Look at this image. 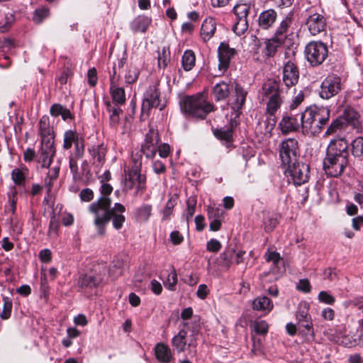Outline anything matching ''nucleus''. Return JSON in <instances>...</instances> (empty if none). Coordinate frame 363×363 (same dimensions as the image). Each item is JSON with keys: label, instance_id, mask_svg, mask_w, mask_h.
Masks as SVG:
<instances>
[{"label": "nucleus", "instance_id": "6e6552de", "mask_svg": "<svg viewBox=\"0 0 363 363\" xmlns=\"http://www.w3.org/2000/svg\"><path fill=\"white\" fill-rule=\"evenodd\" d=\"M341 90V79L336 74H330L322 82L320 96L324 99H329Z\"/></svg>", "mask_w": 363, "mask_h": 363}, {"label": "nucleus", "instance_id": "cd10ccee", "mask_svg": "<svg viewBox=\"0 0 363 363\" xmlns=\"http://www.w3.org/2000/svg\"><path fill=\"white\" fill-rule=\"evenodd\" d=\"M236 125H237V122H236L235 119V118H234V120L231 119L229 126L216 130L214 131V135L216 138H218L220 140H224L227 142H229L231 140V139L233 138V128Z\"/></svg>", "mask_w": 363, "mask_h": 363}, {"label": "nucleus", "instance_id": "ddd939ff", "mask_svg": "<svg viewBox=\"0 0 363 363\" xmlns=\"http://www.w3.org/2000/svg\"><path fill=\"white\" fill-rule=\"evenodd\" d=\"M218 69L221 72H225L229 67L231 59L236 54L234 48L229 47V45L225 42H222L218 49Z\"/></svg>", "mask_w": 363, "mask_h": 363}, {"label": "nucleus", "instance_id": "2f4dec72", "mask_svg": "<svg viewBox=\"0 0 363 363\" xmlns=\"http://www.w3.org/2000/svg\"><path fill=\"white\" fill-rule=\"evenodd\" d=\"M112 99L115 104L121 105L125 101V91L123 88L118 87L117 84H111L110 87Z\"/></svg>", "mask_w": 363, "mask_h": 363}, {"label": "nucleus", "instance_id": "052dcab7", "mask_svg": "<svg viewBox=\"0 0 363 363\" xmlns=\"http://www.w3.org/2000/svg\"><path fill=\"white\" fill-rule=\"evenodd\" d=\"M48 10L45 8L37 9L33 16V21L36 23H41L42 21L48 16Z\"/></svg>", "mask_w": 363, "mask_h": 363}, {"label": "nucleus", "instance_id": "7c9ffc66", "mask_svg": "<svg viewBox=\"0 0 363 363\" xmlns=\"http://www.w3.org/2000/svg\"><path fill=\"white\" fill-rule=\"evenodd\" d=\"M284 40L274 36L266 43L264 55L267 57H274Z\"/></svg>", "mask_w": 363, "mask_h": 363}, {"label": "nucleus", "instance_id": "4c0bfd02", "mask_svg": "<svg viewBox=\"0 0 363 363\" xmlns=\"http://www.w3.org/2000/svg\"><path fill=\"white\" fill-rule=\"evenodd\" d=\"M152 206L143 204L136 210L135 216L138 219L143 221H147L151 216Z\"/></svg>", "mask_w": 363, "mask_h": 363}, {"label": "nucleus", "instance_id": "ea45409f", "mask_svg": "<svg viewBox=\"0 0 363 363\" xmlns=\"http://www.w3.org/2000/svg\"><path fill=\"white\" fill-rule=\"evenodd\" d=\"M235 250L233 249H227L220 255V264L225 267H229L233 263V256Z\"/></svg>", "mask_w": 363, "mask_h": 363}, {"label": "nucleus", "instance_id": "37998d69", "mask_svg": "<svg viewBox=\"0 0 363 363\" xmlns=\"http://www.w3.org/2000/svg\"><path fill=\"white\" fill-rule=\"evenodd\" d=\"M308 309L309 306L307 303H301L296 313V319L298 321L311 319V316L308 315Z\"/></svg>", "mask_w": 363, "mask_h": 363}, {"label": "nucleus", "instance_id": "13d9d810", "mask_svg": "<svg viewBox=\"0 0 363 363\" xmlns=\"http://www.w3.org/2000/svg\"><path fill=\"white\" fill-rule=\"evenodd\" d=\"M318 300L320 302L328 304V305H333L335 303V298L329 294L325 291H322L318 294Z\"/></svg>", "mask_w": 363, "mask_h": 363}, {"label": "nucleus", "instance_id": "49530a36", "mask_svg": "<svg viewBox=\"0 0 363 363\" xmlns=\"http://www.w3.org/2000/svg\"><path fill=\"white\" fill-rule=\"evenodd\" d=\"M196 203L197 201L196 197L194 196H190L186 201L187 208L186 211V218L187 223L189 222V219L191 218V217L194 216L195 213Z\"/></svg>", "mask_w": 363, "mask_h": 363}, {"label": "nucleus", "instance_id": "338daca9", "mask_svg": "<svg viewBox=\"0 0 363 363\" xmlns=\"http://www.w3.org/2000/svg\"><path fill=\"white\" fill-rule=\"evenodd\" d=\"M177 283V275L175 272L170 273L168 275L167 280V287L169 290H174L175 285Z\"/></svg>", "mask_w": 363, "mask_h": 363}, {"label": "nucleus", "instance_id": "e2e57ef3", "mask_svg": "<svg viewBox=\"0 0 363 363\" xmlns=\"http://www.w3.org/2000/svg\"><path fill=\"white\" fill-rule=\"evenodd\" d=\"M88 83L91 86H94L97 83V72L95 68L89 69L87 72Z\"/></svg>", "mask_w": 363, "mask_h": 363}, {"label": "nucleus", "instance_id": "2eb2a0df", "mask_svg": "<svg viewBox=\"0 0 363 363\" xmlns=\"http://www.w3.org/2000/svg\"><path fill=\"white\" fill-rule=\"evenodd\" d=\"M298 79L299 72L297 66L290 60L286 62L283 68V82L286 86L289 88L296 85Z\"/></svg>", "mask_w": 363, "mask_h": 363}, {"label": "nucleus", "instance_id": "39448f33", "mask_svg": "<svg viewBox=\"0 0 363 363\" xmlns=\"http://www.w3.org/2000/svg\"><path fill=\"white\" fill-rule=\"evenodd\" d=\"M105 266H98L91 272L82 274L77 281V285L82 290H91L105 284Z\"/></svg>", "mask_w": 363, "mask_h": 363}, {"label": "nucleus", "instance_id": "a211bd4d", "mask_svg": "<svg viewBox=\"0 0 363 363\" xmlns=\"http://www.w3.org/2000/svg\"><path fill=\"white\" fill-rule=\"evenodd\" d=\"M105 106L108 113L109 125L111 128L116 129L120 123L123 111L118 104H115L110 101H105Z\"/></svg>", "mask_w": 363, "mask_h": 363}, {"label": "nucleus", "instance_id": "09e8293b", "mask_svg": "<svg viewBox=\"0 0 363 363\" xmlns=\"http://www.w3.org/2000/svg\"><path fill=\"white\" fill-rule=\"evenodd\" d=\"M157 150V145L143 144L140 152L144 154L147 158H152Z\"/></svg>", "mask_w": 363, "mask_h": 363}, {"label": "nucleus", "instance_id": "69168bd1", "mask_svg": "<svg viewBox=\"0 0 363 363\" xmlns=\"http://www.w3.org/2000/svg\"><path fill=\"white\" fill-rule=\"evenodd\" d=\"M301 327L304 328L307 330V335H310L312 337H314V332L313 330V324L311 319L298 321Z\"/></svg>", "mask_w": 363, "mask_h": 363}, {"label": "nucleus", "instance_id": "f704fd0d", "mask_svg": "<svg viewBox=\"0 0 363 363\" xmlns=\"http://www.w3.org/2000/svg\"><path fill=\"white\" fill-rule=\"evenodd\" d=\"M89 151L94 160V163L97 162L98 165L101 167L105 160L106 148L103 145H98L93 147Z\"/></svg>", "mask_w": 363, "mask_h": 363}, {"label": "nucleus", "instance_id": "4468645a", "mask_svg": "<svg viewBox=\"0 0 363 363\" xmlns=\"http://www.w3.org/2000/svg\"><path fill=\"white\" fill-rule=\"evenodd\" d=\"M141 171H134L130 169L128 174V178L125 181L124 189L129 191L132 189L135 183H137V191H144L145 189L146 177L140 173Z\"/></svg>", "mask_w": 363, "mask_h": 363}, {"label": "nucleus", "instance_id": "20e7f679", "mask_svg": "<svg viewBox=\"0 0 363 363\" xmlns=\"http://www.w3.org/2000/svg\"><path fill=\"white\" fill-rule=\"evenodd\" d=\"M181 109L186 114L203 119L214 111V106L206 101L203 94H198L186 97L181 102Z\"/></svg>", "mask_w": 363, "mask_h": 363}, {"label": "nucleus", "instance_id": "0eeeda50", "mask_svg": "<svg viewBox=\"0 0 363 363\" xmlns=\"http://www.w3.org/2000/svg\"><path fill=\"white\" fill-rule=\"evenodd\" d=\"M298 142L295 139H288L283 141L279 147V157L281 164L288 167L298 162Z\"/></svg>", "mask_w": 363, "mask_h": 363}, {"label": "nucleus", "instance_id": "f8f14e48", "mask_svg": "<svg viewBox=\"0 0 363 363\" xmlns=\"http://www.w3.org/2000/svg\"><path fill=\"white\" fill-rule=\"evenodd\" d=\"M160 103V92L156 85L150 86L144 93L142 103V114L149 116L151 108H157Z\"/></svg>", "mask_w": 363, "mask_h": 363}, {"label": "nucleus", "instance_id": "473e14b6", "mask_svg": "<svg viewBox=\"0 0 363 363\" xmlns=\"http://www.w3.org/2000/svg\"><path fill=\"white\" fill-rule=\"evenodd\" d=\"M39 130L43 139H54V136L51 134L52 129L50 127L48 118L43 117L39 122Z\"/></svg>", "mask_w": 363, "mask_h": 363}, {"label": "nucleus", "instance_id": "f3484780", "mask_svg": "<svg viewBox=\"0 0 363 363\" xmlns=\"http://www.w3.org/2000/svg\"><path fill=\"white\" fill-rule=\"evenodd\" d=\"M292 114H286L283 116L279 123V127L283 133H289L298 130L300 125V117Z\"/></svg>", "mask_w": 363, "mask_h": 363}, {"label": "nucleus", "instance_id": "0e129e2a", "mask_svg": "<svg viewBox=\"0 0 363 363\" xmlns=\"http://www.w3.org/2000/svg\"><path fill=\"white\" fill-rule=\"evenodd\" d=\"M266 260L272 262L274 266L277 265L280 262L281 257L279 253L276 252H268L266 255Z\"/></svg>", "mask_w": 363, "mask_h": 363}, {"label": "nucleus", "instance_id": "dca6fc26", "mask_svg": "<svg viewBox=\"0 0 363 363\" xmlns=\"http://www.w3.org/2000/svg\"><path fill=\"white\" fill-rule=\"evenodd\" d=\"M294 13L289 12L277 28L274 36L284 40L288 35L294 33Z\"/></svg>", "mask_w": 363, "mask_h": 363}, {"label": "nucleus", "instance_id": "5fc2aeb1", "mask_svg": "<svg viewBox=\"0 0 363 363\" xmlns=\"http://www.w3.org/2000/svg\"><path fill=\"white\" fill-rule=\"evenodd\" d=\"M12 179L16 185H23L25 182V174L19 169H14L11 172Z\"/></svg>", "mask_w": 363, "mask_h": 363}, {"label": "nucleus", "instance_id": "680f3d73", "mask_svg": "<svg viewBox=\"0 0 363 363\" xmlns=\"http://www.w3.org/2000/svg\"><path fill=\"white\" fill-rule=\"evenodd\" d=\"M221 248L220 242L216 239H211L206 243V249L209 252H218Z\"/></svg>", "mask_w": 363, "mask_h": 363}, {"label": "nucleus", "instance_id": "c756f323", "mask_svg": "<svg viewBox=\"0 0 363 363\" xmlns=\"http://www.w3.org/2000/svg\"><path fill=\"white\" fill-rule=\"evenodd\" d=\"M186 337L187 332L185 330H181L179 333L172 338V346L177 352L180 353L185 350L186 345H187Z\"/></svg>", "mask_w": 363, "mask_h": 363}, {"label": "nucleus", "instance_id": "9d476101", "mask_svg": "<svg viewBox=\"0 0 363 363\" xmlns=\"http://www.w3.org/2000/svg\"><path fill=\"white\" fill-rule=\"evenodd\" d=\"M285 173L291 177V179L295 185L300 186L308 182L309 167L306 164L296 162L286 167Z\"/></svg>", "mask_w": 363, "mask_h": 363}, {"label": "nucleus", "instance_id": "864d4df0", "mask_svg": "<svg viewBox=\"0 0 363 363\" xmlns=\"http://www.w3.org/2000/svg\"><path fill=\"white\" fill-rule=\"evenodd\" d=\"M132 166L130 169L134 171H141L142 166V153L140 151L133 152L132 154Z\"/></svg>", "mask_w": 363, "mask_h": 363}, {"label": "nucleus", "instance_id": "b1692460", "mask_svg": "<svg viewBox=\"0 0 363 363\" xmlns=\"http://www.w3.org/2000/svg\"><path fill=\"white\" fill-rule=\"evenodd\" d=\"M273 308L272 301L266 296H258L252 301V308L255 311L269 313Z\"/></svg>", "mask_w": 363, "mask_h": 363}, {"label": "nucleus", "instance_id": "774afa93", "mask_svg": "<svg viewBox=\"0 0 363 363\" xmlns=\"http://www.w3.org/2000/svg\"><path fill=\"white\" fill-rule=\"evenodd\" d=\"M80 198L84 201H90L94 198V192L90 189H84L80 192Z\"/></svg>", "mask_w": 363, "mask_h": 363}, {"label": "nucleus", "instance_id": "393cba45", "mask_svg": "<svg viewBox=\"0 0 363 363\" xmlns=\"http://www.w3.org/2000/svg\"><path fill=\"white\" fill-rule=\"evenodd\" d=\"M264 95L267 97H275L280 96L279 82L268 79L262 87Z\"/></svg>", "mask_w": 363, "mask_h": 363}, {"label": "nucleus", "instance_id": "1a4fd4ad", "mask_svg": "<svg viewBox=\"0 0 363 363\" xmlns=\"http://www.w3.org/2000/svg\"><path fill=\"white\" fill-rule=\"evenodd\" d=\"M247 94V90L243 86L239 84H235L234 92L228 100V104L235 113V119L241 114Z\"/></svg>", "mask_w": 363, "mask_h": 363}, {"label": "nucleus", "instance_id": "bf43d9fd", "mask_svg": "<svg viewBox=\"0 0 363 363\" xmlns=\"http://www.w3.org/2000/svg\"><path fill=\"white\" fill-rule=\"evenodd\" d=\"M254 328L257 334L265 335L268 331V324L264 320L257 321L255 323Z\"/></svg>", "mask_w": 363, "mask_h": 363}, {"label": "nucleus", "instance_id": "a19ab883", "mask_svg": "<svg viewBox=\"0 0 363 363\" xmlns=\"http://www.w3.org/2000/svg\"><path fill=\"white\" fill-rule=\"evenodd\" d=\"M269 101L267 106V111L268 113H274L280 108L282 104V99L279 96L268 98Z\"/></svg>", "mask_w": 363, "mask_h": 363}, {"label": "nucleus", "instance_id": "5701e85b", "mask_svg": "<svg viewBox=\"0 0 363 363\" xmlns=\"http://www.w3.org/2000/svg\"><path fill=\"white\" fill-rule=\"evenodd\" d=\"M216 29V23L214 18H208L202 23L201 36L203 41L209 40L213 35Z\"/></svg>", "mask_w": 363, "mask_h": 363}, {"label": "nucleus", "instance_id": "79ce46f5", "mask_svg": "<svg viewBox=\"0 0 363 363\" xmlns=\"http://www.w3.org/2000/svg\"><path fill=\"white\" fill-rule=\"evenodd\" d=\"M177 203V198L172 196L167 202L165 208L162 211V220H166L169 219L170 216L172 214L173 209Z\"/></svg>", "mask_w": 363, "mask_h": 363}, {"label": "nucleus", "instance_id": "a878e982", "mask_svg": "<svg viewBox=\"0 0 363 363\" xmlns=\"http://www.w3.org/2000/svg\"><path fill=\"white\" fill-rule=\"evenodd\" d=\"M151 23V19L146 16H139L130 23L131 29L134 33H145Z\"/></svg>", "mask_w": 363, "mask_h": 363}, {"label": "nucleus", "instance_id": "c03bdc74", "mask_svg": "<svg viewBox=\"0 0 363 363\" xmlns=\"http://www.w3.org/2000/svg\"><path fill=\"white\" fill-rule=\"evenodd\" d=\"M344 125L345 123L342 118H336L331 123V124L328 128L327 130L325 133V136H328L333 133H335L339 129H341Z\"/></svg>", "mask_w": 363, "mask_h": 363}, {"label": "nucleus", "instance_id": "aec40b11", "mask_svg": "<svg viewBox=\"0 0 363 363\" xmlns=\"http://www.w3.org/2000/svg\"><path fill=\"white\" fill-rule=\"evenodd\" d=\"M277 18V12L274 9H267L262 11L258 18L259 27L267 30L273 26Z\"/></svg>", "mask_w": 363, "mask_h": 363}, {"label": "nucleus", "instance_id": "bb28decb", "mask_svg": "<svg viewBox=\"0 0 363 363\" xmlns=\"http://www.w3.org/2000/svg\"><path fill=\"white\" fill-rule=\"evenodd\" d=\"M213 92L216 101L224 100L230 94V84L225 82L217 83L213 87Z\"/></svg>", "mask_w": 363, "mask_h": 363}, {"label": "nucleus", "instance_id": "4be33fe9", "mask_svg": "<svg viewBox=\"0 0 363 363\" xmlns=\"http://www.w3.org/2000/svg\"><path fill=\"white\" fill-rule=\"evenodd\" d=\"M155 354L157 359L162 363H169L172 359L170 348L163 343H157L155 345Z\"/></svg>", "mask_w": 363, "mask_h": 363}, {"label": "nucleus", "instance_id": "6ab92c4d", "mask_svg": "<svg viewBox=\"0 0 363 363\" xmlns=\"http://www.w3.org/2000/svg\"><path fill=\"white\" fill-rule=\"evenodd\" d=\"M310 33L315 35L323 31L325 28V21L323 16L318 13L311 15L306 23Z\"/></svg>", "mask_w": 363, "mask_h": 363}, {"label": "nucleus", "instance_id": "8fccbe9b", "mask_svg": "<svg viewBox=\"0 0 363 363\" xmlns=\"http://www.w3.org/2000/svg\"><path fill=\"white\" fill-rule=\"evenodd\" d=\"M238 21L233 26V31L238 35H241L247 29V18H237Z\"/></svg>", "mask_w": 363, "mask_h": 363}, {"label": "nucleus", "instance_id": "9b49d317", "mask_svg": "<svg viewBox=\"0 0 363 363\" xmlns=\"http://www.w3.org/2000/svg\"><path fill=\"white\" fill-rule=\"evenodd\" d=\"M55 155L54 139L41 140V147L38 153V161L41 164L42 167L48 168Z\"/></svg>", "mask_w": 363, "mask_h": 363}, {"label": "nucleus", "instance_id": "412c9836", "mask_svg": "<svg viewBox=\"0 0 363 363\" xmlns=\"http://www.w3.org/2000/svg\"><path fill=\"white\" fill-rule=\"evenodd\" d=\"M345 124L347 123L355 129L357 132L362 130L361 122L359 121V114L353 108H347L344 111L342 118Z\"/></svg>", "mask_w": 363, "mask_h": 363}, {"label": "nucleus", "instance_id": "c85d7f7f", "mask_svg": "<svg viewBox=\"0 0 363 363\" xmlns=\"http://www.w3.org/2000/svg\"><path fill=\"white\" fill-rule=\"evenodd\" d=\"M124 262L122 259L114 257L108 270V275L112 279H118L123 273Z\"/></svg>", "mask_w": 363, "mask_h": 363}, {"label": "nucleus", "instance_id": "de8ad7c7", "mask_svg": "<svg viewBox=\"0 0 363 363\" xmlns=\"http://www.w3.org/2000/svg\"><path fill=\"white\" fill-rule=\"evenodd\" d=\"M138 76V69L135 67L130 66L125 75V82L133 84L137 81Z\"/></svg>", "mask_w": 363, "mask_h": 363}, {"label": "nucleus", "instance_id": "72a5a7b5", "mask_svg": "<svg viewBox=\"0 0 363 363\" xmlns=\"http://www.w3.org/2000/svg\"><path fill=\"white\" fill-rule=\"evenodd\" d=\"M196 57L192 50H186L182 58V64L185 71H190L195 65Z\"/></svg>", "mask_w": 363, "mask_h": 363}, {"label": "nucleus", "instance_id": "a18cd8bd", "mask_svg": "<svg viewBox=\"0 0 363 363\" xmlns=\"http://www.w3.org/2000/svg\"><path fill=\"white\" fill-rule=\"evenodd\" d=\"M233 10L237 18H247L250 11V6L247 4H237Z\"/></svg>", "mask_w": 363, "mask_h": 363}, {"label": "nucleus", "instance_id": "603ef678", "mask_svg": "<svg viewBox=\"0 0 363 363\" xmlns=\"http://www.w3.org/2000/svg\"><path fill=\"white\" fill-rule=\"evenodd\" d=\"M12 309V302L7 297H4V308L0 317L6 320L11 316Z\"/></svg>", "mask_w": 363, "mask_h": 363}, {"label": "nucleus", "instance_id": "7ed1b4c3", "mask_svg": "<svg viewBox=\"0 0 363 363\" xmlns=\"http://www.w3.org/2000/svg\"><path fill=\"white\" fill-rule=\"evenodd\" d=\"M330 110L323 106H311L300 116L302 133L305 135H316L330 118Z\"/></svg>", "mask_w": 363, "mask_h": 363}, {"label": "nucleus", "instance_id": "f03ea898", "mask_svg": "<svg viewBox=\"0 0 363 363\" xmlns=\"http://www.w3.org/2000/svg\"><path fill=\"white\" fill-rule=\"evenodd\" d=\"M348 143L343 138L332 140L326 150L323 167L330 177H338L349 164Z\"/></svg>", "mask_w": 363, "mask_h": 363}, {"label": "nucleus", "instance_id": "58836bf2", "mask_svg": "<svg viewBox=\"0 0 363 363\" xmlns=\"http://www.w3.org/2000/svg\"><path fill=\"white\" fill-rule=\"evenodd\" d=\"M169 62V49L168 47H163L162 50L158 52V65L160 67L165 68Z\"/></svg>", "mask_w": 363, "mask_h": 363}, {"label": "nucleus", "instance_id": "6e6d98bb", "mask_svg": "<svg viewBox=\"0 0 363 363\" xmlns=\"http://www.w3.org/2000/svg\"><path fill=\"white\" fill-rule=\"evenodd\" d=\"M159 142L158 133L157 131L150 129L145 135V144L157 145Z\"/></svg>", "mask_w": 363, "mask_h": 363}, {"label": "nucleus", "instance_id": "e433bc0d", "mask_svg": "<svg viewBox=\"0 0 363 363\" xmlns=\"http://www.w3.org/2000/svg\"><path fill=\"white\" fill-rule=\"evenodd\" d=\"M79 141L78 134L72 130L66 131L64 135L63 147L66 150L72 147V144L74 145Z\"/></svg>", "mask_w": 363, "mask_h": 363}, {"label": "nucleus", "instance_id": "423d86ee", "mask_svg": "<svg viewBox=\"0 0 363 363\" xmlns=\"http://www.w3.org/2000/svg\"><path fill=\"white\" fill-rule=\"evenodd\" d=\"M307 61L313 67L322 65L328 55L326 44L320 41H312L308 43L304 50Z\"/></svg>", "mask_w": 363, "mask_h": 363}, {"label": "nucleus", "instance_id": "4d7b16f0", "mask_svg": "<svg viewBox=\"0 0 363 363\" xmlns=\"http://www.w3.org/2000/svg\"><path fill=\"white\" fill-rule=\"evenodd\" d=\"M59 226V216L55 214H53L50 218V221L49 224V235L51 236L53 234L57 235Z\"/></svg>", "mask_w": 363, "mask_h": 363}, {"label": "nucleus", "instance_id": "3c124183", "mask_svg": "<svg viewBox=\"0 0 363 363\" xmlns=\"http://www.w3.org/2000/svg\"><path fill=\"white\" fill-rule=\"evenodd\" d=\"M278 224L277 218L272 216H267L264 220V228L266 232L272 231Z\"/></svg>", "mask_w": 363, "mask_h": 363}, {"label": "nucleus", "instance_id": "f257e3e1", "mask_svg": "<svg viewBox=\"0 0 363 363\" xmlns=\"http://www.w3.org/2000/svg\"><path fill=\"white\" fill-rule=\"evenodd\" d=\"M113 191V187L106 183H101L100 192L101 196L89 206V211L93 214V224L96 228L98 235L103 236L106 233V225L111 220L115 229L119 230L123 227L125 220L123 213L125 211L123 205L116 203L111 208V199L108 196Z\"/></svg>", "mask_w": 363, "mask_h": 363}, {"label": "nucleus", "instance_id": "c9c22d12", "mask_svg": "<svg viewBox=\"0 0 363 363\" xmlns=\"http://www.w3.org/2000/svg\"><path fill=\"white\" fill-rule=\"evenodd\" d=\"M351 146L352 155L363 159V137H357L353 140Z\"/></svg>", "mask_w": 363, "mask_h": 363}]
</instances>
